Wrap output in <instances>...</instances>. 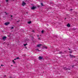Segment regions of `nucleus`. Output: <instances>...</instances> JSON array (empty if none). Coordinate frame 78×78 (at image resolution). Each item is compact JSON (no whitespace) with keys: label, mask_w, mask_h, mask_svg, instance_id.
Here are the masks:
<instances>
[{"label":"nucleus","mask_w":78,"mask_h":78,"mask_svg":"<svg viewBox=\"0 0 78 78\" xmlns=\"http://www.w3.org/2000/svg\"><path fill=\"white\" fill-rule=\"evenodd\" d=\"M44 48H45L46 49H47V47H44Z\"/></svg>","instance_id":"15"},{"label":"nucleus","mask_w":78,"mask_h":78,"mask_svg":"<svg viewBox=\"0 0 78 78\" xmlns=\"http://www.w3.org/2000/svg\"><path fill=\"white\" fill-rule=\"evenodd\" d=\"M74 67V66H73V67Z\"/></svg>","instance_id":"26"},{"label":"nucleus","mask_w":78,"mask_h":78,"mask_svg":"<svg viewBox=\"0 0 78 78\" xmlns=\"http://www.w3.org/2000/svg\"><path fill=\"white\" fill-rule=\"evenodd\" d=\"M36 8V6H33L32 7H31V9L33 10H34V9H35Z\"/></svg>","instance_id":"1"},{"label":"nucleus","mask_w":78,"mask_h":78,"mask_svg":"<svg viewBox=\"0 0 78 78\" xmlns=\"http://www.w3.org/2000/svg\"><path fill=\"white\" fill-rule=\"evenodd\" d=\"M31 23V21H29L28 22V23H29V24Z\"/></svg>","instance_id":"9"},{"label":"nucleus","mask_w":78,"mask_h":78,"mask_svg":"<svg viewBox=\"0 0 78 78\" xmlns=\"http://www.w3.org/2000/svg\"><path fill=\"white\" fill-rule=\"evenodd\" d=\"M36 51H39V49H36Z\"/></svg>","instance_id":"12"},{"label":"nucleus","mask_w":78,"mask_h":78,"mask_svg":"<svg viewBox=\"0 0 78 78\" xmlns=\"http://www.w3.org/2000/svg\"><path fill=\"white\" fill-rule=\"evenodd\" d=\"M16 59H19V57H17L16 58Z\"/></svg>","instance_id":"16"},{"label":"nucleus","mask_w":78,"mask_h":78,"mask_svg":"<svg viewBox=\"0 0 78 78\" xmlns=\"http://www.w3.org/2000/svg\"><path fill=\"white\" fill-rule=\"evenodd\" d=\"M26 4V3H25L24 2H23L22 3V6H25Z\"/></svg>","instance_id":"4"},{"label":"nucleus","mask_w":78,"mask_h":78,"mask_svg":"<svg viewBox=\"0 0 78 78\" xmlns=\"http://www.w3.org/2000/svg\"><path fill=\"white\" fill-rule=\"evenodd\" d=\"M41 33H44V31H43V30H42V31Z\"/></svg>","instance_id":"18"},{"label":"nucleus","mask_w":78,"mask_h":78,"mask_svg":"<svg viewBox=\"0 0 78 78\" xmlns=\"http://www.w3.org/2000/svg\"><path fill=\"white\" fill-rule=\"evenodd\" d=\"M27 45V44H24V46H25L26 45Z\"/></svg>","instance_id":"17"},{"label":"nucleus","mask_w":78,"mask_h":78,"mask_svg":"<svg viewBox=\"0 0 78 78\" xmlns=\"http://www.w3.org/2000/svg\"><path fill=\"white\" fill-rule=\"evenodd\" d=\"M69 52L70 53H72V51H69Z\"/></svg>","instance_id":"13"},{"label":"nucleus","mask_w":78,"mask_h":78,"mask_svg":"<svg viewBox=\"0 0 78 78\" xmlns=\"http://www.w3.org/2000/svg\"><path fill=\"white\" fill-rule=\"evenodd\" d=\"M6 39V37L5 36L3 37V38H2V39L3 40V41H5V40Z\"/></svg>","instance_id":"3"},{"label":"nucleus","mask_w":78,"mask_h":78,"mask_svg":"<svg viewBox=\"0 0 78 78\" xmlns=\"http://www.w3.org/2000/svg\"><path fill=\"white\" fill-rule=\"evenodd\" d=\"M6 2H8V1H9V0H5Z\"/></svg>","instance_id":"14"},{"label":"nucleus","mask_w":78,"mask_h":78,"mask_svg":"<svg viewBox=\"0 0 78 78\" xmlns=\"http://www.w3.org/2000/svg\"><path fill=\"white\" fill-rule=\"evenodd\" d=\"M13 28H14V27H12V29H13Z\"/></svg>","instance_id":"20"},{"label":"nucleus","mask_w":78,"mask_h":78,"mask_svg":"<svg viewBox=\"0 0 78 78\" xmlns=\"http://www.w3.org/2000/svg\"><path fill=\"white\" fill-rule=\"evenodd\" d=\"M67 27H70V24H69V23H68L67 25Z\"/></svg>","instance_id":"7"},{"label":"nucleus","mask_w":78,"mask_h":78,"mask_svg":"<svg viewBox=\"0 0 78 78\" xmlns=\"http://www.w3.org/2000/svg\"><path fill=\"white\" fill-rule=\"evenodd\" d=\"M9 14V13H6V14Z\"/></svg>","instance_id":"24"},{"label":"nucleus","mask_w":78,"mask_h":78,"mask_svg":"<svg viewBox=\"0 0 78 78\" xmlns=\"http://www.w3.org/2000/svg\"><path fill=\"white\" fill-rule=\"evenodd\" d=\"M39 58L40 59H42V57H39Z\"/></svg>","instance_id":"8"},{"label":"nucleus","mask_w":78,"mask_h":78,"mask_svg":"<svg viewBox=\"0 0 78 78\" xmlns=\"http://www.w3.org/2000/svg\"><path fill=\"white\" fill-rule=\"evenodd\" d=\"M61 53H62V52H61L59 53L60 54H61Z\"/></svg>","instance_id":"19"},{"label":"nucleus","mask_w":78,"mask_h":78,"mask_svg":"<svg viewBox=\"0 0 78 78\" xmlns=\"http://www.w3.org/2000/svg\"><path fill=\"white\" fill-rule=\"evenodd\" d=\"M1 66H3L2 65H1Z\"/></svg>","instance_id":"25"},{"label":"nucleus","mask_w":78,"mask_h":78,"mask_svg":"<svg viewBox=\"0 0 78 78\" xmlns=\"http://www.w3.org/2000/svg\"><path fill=\"white\" fill-rule=\"evenodd\" d=\"M41 46H42V44H39L37 45V47H40Z\"/></svg>","instance_id":"6"},{"label":"nucleus","mask_w":78,"mask_h":78,"mask_svg":"<svg viewBox=\"0 0 78 78\" xmlns=\"http://www.w3.org/2000/svg\"><path fill=\"white\" fill-rule=\"evenodd\" d=\"M12 61L13 64H15V63H16V62L14 61V60H13Z\"/></svg>","instance_id":"10"},{"label":"nucleus","mask_w":78,"mask_h":78,"mask_svg":"<svg viewBox=\"0 0 78 78\" xmlns=\"http://www.w3.org/2000/svg\"><path fill=\"white\" fill-rule=\"evenodd\" d=\"M5 12V13H6V12Z\"/></svg>","instance_id":"29"},{"label":"nucleus","mask_w":78,"mask_h":78,"mask_svg":"<svg viewBox=\"0 0 78 78\" xmlns=\"http://www.w3.org/2000/svg\"><path fill=\"white\" fill-rule=\"evenodd\" d=\"M70 50V49H69V50Z\"/></svg>","instance_id":"28"},{"label":"nucleus","mask_w":78,"mask_h":78,"mask_svg":"<svg viewBox=\"0 0 78 78\" xmlns=\"http://www.w3.org/2000/svg\"><path fill=\"white\" fill-rule=\"evenodd\" d=\"M11 17H12V16L11 15Z\"/></svg>","instance_id":"27"},{"label":"nucleus","mask_w":78,"mask_h":78,"mask_svg":"<svg viewBox=\"0 0 78 78\" xmlns=\"http://www.w3.org/2000/svg\"><path fill=\"white\" fill-rule=\"evenodd\" d=\"M70 10H71V11H72V9H70Z\"/></svg>","instance_id":"22"},{"label":"nucleus","mask_w":78,"mask_h":78,"mask_svg":"<svg viewBox=\"0 0 78 78\" xmlns=\"http://www.w3.org/2000/svg\"><path fill=\"white\" fill-rule=\"evenodd\" d=\"M70 56V58H75V56H74L73 55H71V54L69 55Z\"/></svg>","instance_id":"5"},{"label":"nucleus","mask_w":78,"mask_h":78,"mask_svg":"<svg viewBox=\"0 0 78 78\" xmlns=\"http://www.w3.org/2000/svg\"><path fill=\"white\" fill-rule=\"evenodd\" d=\"M39 35H37V37H39Z\"/></svg>","instance_id":"23"},{"label":"nucleus","mask_w":78,"mask_h":78,"mask_svg":"<svg viewBox=\"0 0 78 78\" xmlns=\"http://www.w3.org/2000/svg\"><path fill=\"white\" fill-rule=\"evenodd\" d=\"M9 22H6L5 23L4 25L6 26H7V25H8L9 24Z\"/></svg>","instance_id":"2"},{"label":"nucleus","mask_w":78,"mask_h":78,"mask_svg":"<svg viewBox=\"0 0 78 78\" xmlns=\"http://www.w3.org/2000/svg\"><path fill=\"white\" fill-rule=\"evenodd\" d=\"M41 5L42 6H44V5H43V3H41Z\"/></svg>","instance_id":"11"},{"label":"nucleus","mask_w":78,"mask_h":78,"mask_svg":"<svg viewBox=\"0 0 78 78\" xmlns=\"http://www.w3.org/2000/svg\"><path fill=\"white\" fill-rule=\"evenodd\" d=\"M39 39H40V38H39Z\"/></svg>","instance_id":"30"},{"label":"nucleus","mask_w":78,"mask_h":78,"mask_svg":"<svg viewBox=\"0 0 78 78\" xmlns=\"http://www.w3.org/2000/svg\"><path fill=\"white\" fill-rule=\"evenodd\" d=\"M16 59H17L16 58H15V59H14V60H16Z\"/></svg>","instance_id":"21"}]
</instances>
